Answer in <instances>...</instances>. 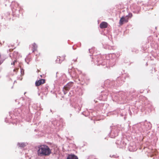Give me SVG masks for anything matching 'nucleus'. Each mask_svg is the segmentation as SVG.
I'll use <instances>...</instances> for the list:
<instances>
[{
	"label": "nucleus",
	"mask_w": 159,
	"mask_h": 159,
	"mask_svg": "<svg viewBox=\"0 0 159 159\" xmlns=\"http://www.w3.org/2000/svg\"><path fill=\"white\" fill-rule=\"evenodd\" d=\"M38 154L40 156H48L51 153V150L47 145H42L38 146Z\"/></svg>",
	"instance_id": "f257e3e1"
},
{
	"label": "nucleus",
	"mask_w": 159,
	"mask_h": 159,
	"mask_svg": "<svg viewBox=\"0 0 159 159\" xmlns=\"http://www.w3.org/2000/svg\"><path fill=\"white\" fill-rule=\"evenodd\" d=\"M73 83L70 82L66 85L63 87V91L65 94H66L69 91L70 88L73 86Z\"/></svg>",
	"instance_id": "f03ea898"
},
{
	"label": "nucleus",
	"mask_w": 159,
	"mask_h": 159,
	"mask_svg": "<svg viewBox=\"0 0 159 159\" xmlns=\"http://www.w3.org/2000/svg\"><path fill=\"white\" fill-rule=\"evenodd\" d=\"M11 7L12 11H16L19 10V4L16 2H13L11 3Z\"/></svg>",
	"instance_id": "7ed1b4c3"
},
{
	"label": "nucleus",
	"mask_w": 159,
	"mask_h": 159,
	"mask_svg": "<svg viewBox=\"0 0 159 159\" xmlns=\"http://www.w3.org/2000/svg\"><path fill=\"white\" fill-rule=\"evenodd\" d=\"M128 16H126L125 17H122L120 20V24L122 25L123 24L124 22H127L128 21Z\"/></svg>",
	"instance_id": "20e7f679"
},
{
	"label": "nucleus",
	"mask_w": 159,
	"mask_h": 159,
	"mask_svg": "<svg viewBox=\"0 0 159 159\" xmlns=\"http://www.w3.org/2000/svg\"><path fill=\"white\" fill-rule=\"evenodd\" d=\"M45 82V80L44 79H41L38 81H36L35 83L36 86H38L43 84Z\"/></svg>",
	"instance_id": "39448f33"
},
{
	"label": "nucleus",
	"mask_w": 159,
	"mask_h": 159,
	"mask_svg": "<svg viewBox=\"0 0 159 159\" xmlns=\"http://www.w3.org/2000/svg\"><path fill=\"white\" fill-rule=\"evenodd\" d=\"M65 56L64 55H61L60 56L57 57L56 61L57 62L60 63L64 61L65 58Z\"/></svg>",
	"instance_id": "423d86ee"
},
{
	"label": "nucleus",
	"mask_w": 159,
	"mask_h": 159,
	"mask_svg": "<svg viewBox=\"0 0 159 159\" xmlns=\"http://www.w3.org/2000/svg\"><path fill=\"white\" fill-rule=\"evenodd\" d=\"M108 24L106 22H103L100 25V27L101 29L106 28L107 27Z\"/></svg>",
	"instance_id": "0eeeda50"
},
{
	"label": "nucleus",
	"mask_w": 159,
	"mask_h": 159,
	"mask_svg": "<svg viewBox=\"0 0 159 159\" xmlns=\"http://www.w3.org/2000/svg\"><path fill=\"white\" fill-rule=\"evenodd\" d=\"M37 46L36 44L34 43L32 44V52H34L37 51Z\"/></svg>",
	"instance_id": "6e6552de"
},
{
	"label": "nucleus",
	"mask_w": 159,
	"mask_h": 159,
	"mask_svg": "<svg viewBox=\"0 0 159 159\" xmlns=\"http://www.w3.org/2000/svg\"><path fill=\"white\" fill-rule=\"evenodd\" d=\"M78 157L74 154L69 155L67 157V159H78Z\"/></svg>",
	"instance_id": "1a4fd4ad"
},
{
	"label": "nucleus",
	"mask_w": 159,
	"mask_h": 159,
	"mask_svg": "<svg viewBox=\"0 0 159 159\" xmlns=\"http://www.w3.org/2000/svg\"><path fill=\"white\" fill-rule=\"evenodd\" d=\"M18 145L20 147H24L25 146V144L24 143H19Z\"/></svg>",
	"instance_id": "9d476101"
}]
</instances>
